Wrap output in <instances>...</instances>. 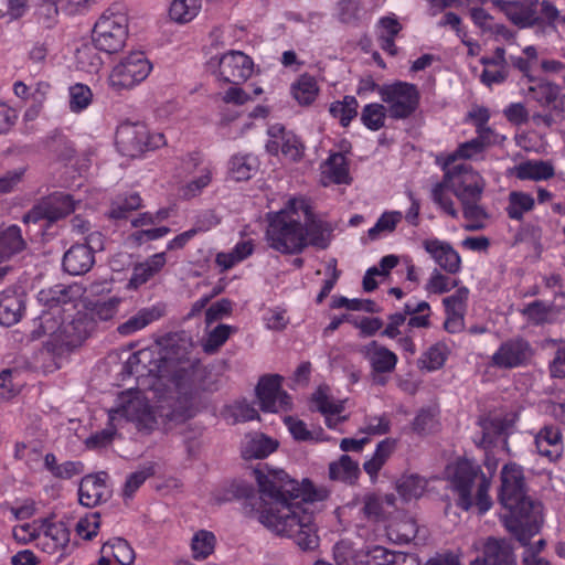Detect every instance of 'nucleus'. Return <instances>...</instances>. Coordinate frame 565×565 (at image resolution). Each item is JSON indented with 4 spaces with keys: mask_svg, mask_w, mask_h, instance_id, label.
<instances>
[{
    "mask_svg": "<svg viewBox=\"0 0 565 565\" xmlns=\"http://www.w3.org/2000/svg\"><path fill=\"white\" fill-rule=\"evenodd\" d=\"M312 407L323 414H342L345 409L344 401H334L330 396V388L327 384H321L310 397Z\"/></svg>",
    "mask_w": 565,
    "mask_h": 565,
    "instance_id": "35",
    "label": "nucleus"
},
{
    "mask_svg": "<svg viewBox=\"0 0 565 565\" xmlns=\"http://www.w3.org/2000/svg\"><path fill=\"white\" fill-rule=\"evenodd\" d=\"M359 103L354 96H344L342 100L333 102L329 111L343 127H348L358 115Z\"/></svg>",
    "mask_w": 565,
    "mask_h": 565,
    "instance_id": "47",
    "label": "nucleus"
},
{
    "mask_svg": "<svg viewBox=\"0 0 565 565\" xmlns=\"http://www.w3.org/2000/svg\"><path fill=\"white\" fill-rule=\"evenodd\" d=\"M141 206V198L138 193H131L124 198H117L110 206L109 217L114 220L126 218L127 214Z\"/></svg>",
    "mask_w": 565,
    "mask_h": 565,
    "instance_id": "56",
    "label": "nucleus"
},
{
    "mask_svg": "<svg viewBox=\"0 0 565 565\" xmlns=\"http://www.w3.org/2000/svg\"><path fill=\"white\" fill-rule=\"evenodd\" d=\"M319 87L313 76L302 74L292 85L291 94L300 105H310L317 98Z\"/></svg>",
    "mask_w": 565,
    "mask_h": 565,
    "instance_id": "42",
    "label": "nucleus"
},
{
    "mask_svg": "<svg viewBox=\"0 0 565 565\" xmlns=\"http://www.w3.org/2000/svg\"><path fill=\"white\" fill-rule=\"evenodd\" d=\"M391 430V419L387 414L369 415L364 418V426L360 428V433L370 436H382Z\"/></svg>",
    "mask_w": 565,
    "mask_h": 565,
    "instance_id": "60",
    "label": "nucleus"
},
{
    "mask_svg": "<svg viewBox=\"0 0 565 565\" xmlns=\"http://www.w3.org/2000/svg\"><path fill=\"white\" fill-rule=\"evenodd\" d=\"M386 115L388 114L383 104H367L361 111V121L367 129L377 131L384 127Z\"/></svg>",
    "mask_w": 565,
    "mask_h": 565,
    "instance_id": "53",
    "label": "nucleus"
},
{
    "mask_svg": "<svg viewBox=\"0 0 565 565\" xmlns=\"http://www.w3.org/2000/svg\"><path fill=\"white\" fill-rule=\"evenodd\" d=\"M535 205L534 198L525 192L512 191L509 194L507 213L510 218L520 221L523 215L533 210Z\"/></svg>",
    "mask_w": 565,
    "mask_h": 565,
    "instance_id": "48",
    "label": "nucleus"
},
{
    "mask_svg": "<svg viewBox=\"0 0 565 565\" xmlns=\"http://www.w3.org/2000/svg\"><path fill=\"white\" fill-rule=\"evenodd\" d=\"M30 530L29 524L21 525L14 530V537L25 541L28 534L30 541H35L38 548L50 555L64 551L70 543L71 532L63 522L44 520L36 533Z\"/></svg>",
    "mask_w": 565,
    "mask_h": 565,
    "instance_id": "13",
    "label": "nucleus"
},
{
    "mask_svg": "<svg viewBox=\"0 0 565 565\" xmlns=\"http://www.w3.org/2000/svg\"><path fill=\"white\" fill-rule=\"evenodd\" d=\"M535 447L537 452L551 462L558 460L564 450L559 428L555 426L543 427L535 437Z\"/></svg>",
    "mask_w": 565,
    "mask_h": 565,
    "instance_id": "25",
    "label": "nucleus"
},
{
    "mask_svg": "<svg viewBox=\"0 0 565 565\" xmlns=\"http://www.w3.org/2000/svg\"><path fill=\"white\" fill-rule=\"evenodd\" d=\"M484 149L479 143V141L473 138L469 141L462 142L458 146V148L445 159L444 166H457L456 161L458 159H471L478 153L482 152Z\"/></svg>",
    "mask_w": 565,
    "mask_h": 565,
    "instance_id": "63",
    "label": "nucleus"
},
{
    "mask_svg": "<svg viewBox=\"0 0 565 565\" xmlns=\"http://www.w3.org/2000/svg\"><path fill=\"white\" fill-rule=\"evenodd\" d=\"M443 181L435 184L431 190L433 201L452 218H458L459 213L448 191L460 201V203L480 201L486 182L470 164L458 163L457 166H443Z\"/></svg>",
    "mask_w": 565,
    "mask_h": 565,
    "instance_id": "8",
    "label": "nucleus"
},
{
    "mask_svg": "<svg viewBox=\"0 0 565 565\" xmlns=\"http://www.w3.org/2000/svg\"><path fill=\"white\" fill-rule=\"evenodd\" d=\"M534 355L531 343L515 337L503 341L490 358V366L499 370H513L527 366Z\"/></svg>",
    "mask_w": 565,
    "mask_h": 565,
    "instance_id": "15",
    "label": "nucleus"
},
{
    "mask_svg": "<svg viewBox=\"0 0 565 565\" xmlns=\"http://www.w3.org/2000/svg\"><path fill=\"white\" fill-rule=\"evenodd\" d=\"M103 554H109L119 565H130L135 559V552L129 543L120 537L106 543L102 548Z\"/></svg>",
    "mask_w": 565,
    "mask_h": 565,
    "instance_id": "50",
    "label": "nucleus"
},
{
    "mask_svg": "<svg viewBox=\"0 0 565 565\" xmlns=\"http://www.w3.org/2000/svg\"><path fill=\"white\" fill-rule=\"evenodd\" d=\"M427 487V481L417 476L408 475L403 476L397 482V492L405 501L418 499L424 493Z\"/></svg>",
    "mask_w": 565,
    "mask_h": 565,
    "instance_id": "49",
    "label": "nucleus"
},
{
    "mask_svg": "<svg viewBox=\"0 0 565 565\" xmlns=\"http://www.w3.org/2000/svg\"><path fill=\"white\" fill-rule=\"evenodd\" d=\"M68 106L72 113H81L85 110L93 100L92 89L84 84L77 83L68 89Z\"/></svg>",
    "mask_w": 565,
    "mask_h": 565,
    "instance_id": "55",
    "label": "nucleus"
},
{
    "mask_svg": "<svg viewBox=\"0 0 565 565\" xmlns=\"http://www.w3.org/2000/svg\"><path fill=\"white\" fill-rule=\"evenodd\" d=\"M424 247L446 271L455 274L459 270L460 256L449 244L438 239H427L424 242Z\"/></svg>",
    "mask_w": 565,
    "mask_h": 565,
    "instance_id": "26",
    "label": "nucleus"
},
{
    "mask_svg": "<svg viewBox=\"0 0 565 565\" xmlns=\"http://www.w3.org/2000/svg\"><path fill=\"white\" fill-rule=\"evenodd\" d=\"M125 367L138 381L143 377L170 380L181 396L175 398L166 395L157 405H184L189 409L188 418L192 416L191 399L199 388L196 381L202 375L201 363L192 356V344L182 340L178 333L164 334L151 345L132 353Z\"/></svg>",
    "mask_w": 565,
    "mask_h": 565,
    "instance_id": "2",
    "label": "nucleus"
},
{
    "mask_svg": "<svg viewBox=\"0 0 565 565\" xmlns=\"http://www.w3.org/2000/svg\"><path fill=\"white\" fill-rule=\"evenodd\" d=\"M232 327L227 324H218L215 327L204 340L202 347L207 354L215 353L230 338Z\"/></svg>",
    "mask_w": 565,
    "mask_h": 565,
    "instance_id": "61",
    "label": "nucleus"
},
{
    "mask_svg": "<svg viewBox=\"0 0 565 565\" xmlns=\"http://www.w3.org/2000/svg\"><path fill=\"white\" fill-rule=\"evenodd\" d=\"M381 100L393 119L411 117L419 105V92L416 85L407 82H395L377 87Z\"/></svg>",
    "mask_w": 565,
    "mask_h": 565,
    "instance_id": "12",
    "label": "nucleus"
},
{
    "mask_svg": "<svg viewBox=\"0 0 565 565\" xmlns=\"http://www.w3.org/2000/svg\"><path fill=\"white\" fill-rule=\"evenodd\" d=\"M183 169L193 178L181 188L184 199H192L202 193L213 180L215 168L210 162H204L203 157L198 153H190L183 159Z\"/></svg>",
    "mask_w": 565,
    "mask_h": 565,
    "instance_id": "19",
    "label": "nucleus"
},
{
    "mask_svg": "<svg viewBox=\"0 0 565 565\" xmlns=\"http://www.w3.org/2000/svg\"><path fill=\"white\" fill-rule=\"evenodd\" d=\"M450 354L449 347L445 342L430 345L419 360L423 369L429 372L440 370Z\"/></svg>",
    "mask_w": 565,
    "mask_h": 565,
    "instance_id": "45",
    "label": "nucleus"
},
{
    "mask_svg": "<svg viewBox=\"0 0 565 565\" xmlns=\"http://www.w3.org/2000/svg\"><path fill=\"white\" fill-rule=\"evenodd\" d=\"M121 298L110 297L106 300L87 301L84 303V309L93 317L95 322L111 320L118 312Z\"/></svg>",
    "mask_w": 565,
    "mask_h": 565,
    "instance_id": "40",
    "label": "nucleus"
},
{
    "mask_svg": "<svg viewBox=\"0 0 565 565\" xmlns=\"http://www.w3.org/2000/svg\"><path fill=\"white\" fill-rule=\"evenodd\" d=\"M164 264V253L152 255L146 262L137 264L134 267V273L129 282H147L163 268Z\"/></svg>",
    "mask_w": 565,
    "mask_h": 565,
    "instance_id": "43",
    "label": "nucleus"
},
{
    "mask_svg": "<svg viewBox=\"0 0 565 565\" xmlns=\"http://www.w3.org/2000/svg\"><path fill=\"white\" fill-rule=\"evenodd\" d=\"M552 309L551 303H546L541 300H534L527 303L522 309V315L534 326H543L552 322Z\"/></svg>",
    "mask_w": 565,
    "mask_h": 565,
    "instance_id": "54",
    "label": "nucleus"
},
{
    "mask_svg": "<svg viewBox=\"0 0 565 565\" xmlns=\"http://www.w3.org/2000/svg\"><path fill=\"white\" fill-rule=\"evenodd\" d=\"M395 510L394 494H370L364 499L363 513L373 522L385 521Z\"/></svg>",
    "mask_w": 565,
    "mask_h": 565,
    "instance_id": "30",
    "label": "nucleus"
},
{
    "mask_svg": "<svg viewBox=\"0 0 565 565\" xmlns=\"http://www.w3.org/2000/svg\"><path fill=\"white\" fill-rule=\"evenodd\" d=\"M252 58L241 51H230L222 56L211 57L207 68L217 73L218 78L227 83L238 84L245 82L253 74Z\"/></svg>",
    "mask_w": 565,
    "mask_h": 565,
    "instance_id": "14",
    "label": "nucleus"
},
{
    "mask_svg": "<svg viewBox=\"0 0 565 565\" xmlns=\"http://www.w3.org/2000/svg\"><path fill=\"white\" fill-rule=\"evenodd\" d=\"M360 473L359 463L349 455H342L338 461L329 466V477L332 480L354 482Z\"/></svg>",
    "mask_w": 565,
    "mask_h": 565,
    "instance_id": "39",
    "label": "nucleus"
},
{
    "mask_svg": "<svg viewBox=\"0 0 565 565\" xmlns=\"http://www.w3.org/2000/svg\"><path fill=\"white\" fill-rule=\"evenodd\" d=\"M395 448V440L386 438L381 440L373 456L363 463L364 471L372 478H376Z\"/></svg>",
    "mask_w": 565,
    "mask_h": 565,
    "instance_id": "38",
    "label": "nucleus"
},
{
    "mask_svg": "<svg viewBox=\"0 0 565 565\" xmlns=\"http://www.w3.org/2000/svg\"><path fill=\"white\" fill-rule=\"evenodd\" d=\"M349 181L347 158L340 152L331 154L321 166V182L323 185H329L349 183Z\"/></svg>",
    "mask_w": 565,
    "mask_h": 565,
    "instance_id": "29",
    "label": "nucleus"
},
{
    "mask_svg": "<svg viewBox=\"0 0 565 565\" xmlns=\"http://www.w3.org/2000/svg\"><path fill=\"white\" fill-rule=\"evenodd\" d=\"M554 173V167L547 161L529 160L514 167V175L520 180H547Z\"/></svg>",
    "mask_w": 565,
    "mask_h": 565,
    "instance_id": "33",
    "label": "nucleus"
},
{
    "mask_svg": "<svg viewBox=\"0 0 565 565\" xmlns=\"http://www.w3.org/2000/svg\"><path fill=\"white\" fill-rule=\"evenodd\" d=\"M107 494L105 481L96 475H87L82 478L78 487L79 503L87 508L99 504Z\"/></svg>",
    "mask_w": 565,
    "mask_h": 565,
    "instance_id": "27",
    "label": "nucleus"
},
{
    "mask_svg": "<svg viewBox=\"0 0 565 565\" xmlns=\"http://www.w3.org/2000/svg\"><path fill=\"white\" fill-rule=\"evenodd\" d=\"M380 555L376 558H382L383 562L377 565H420L418 556L414 553L394 552L386 548H377Z\"/></svg>",
    "mask_w": 565,
    "mask_h": 565,
    "instance_id": "59",
    "label": "nucleus"
},
{
    "mask_svg": "<svg viewBox=\"0 0 565 565\" xmlns=\"http://www.w3.org/2000/svg\"><path fill=\"white\" fill-rule=\"evenodd\" d=\"M258 169V160L253 154H235L230 160L228 173L236 181L250 179Z\"/></svg>",
    "mask_w": 565,
    "mask_h": 565,
    "instance_id": "37",
    "label": "nucleus"
},
{
    "mask_svg": "<svg viewBox=\"0 0 565 565\" xmlns=\"http://www.w3.org/2000/svg\"><path fill=\"white\" fill-rule=\"evenodd\" d=\"M19 372L12 369H4L0 372V397L11 399L17 396L22 385L17 381Z\"/></svg>",
    "mask_w": 565,
    "mask_h": 565,
    "instance_id": "62",
    "label": "nucleus"
},
{
    "mask_svg": "<svg viewBox=\"0 0 565 565\" xmlns=\"http://www.w3.org/2000/svg\"><path fill=\"white\" fill-rule=\"evenodd\" d=\"M524 56H510V62L514 68L523 74L526 82L532 78L531 71L533 65L539 58V53L535 46L527 45L523 49Z\"/></svg>",
    "mask_w": 565,
    "mask_h": 565,
    "instance_id": "57",
    "label": "nucleus"
},
{
    "mask_svg": "<svg viewBox=\"0 0 565 565\" xmlns=\"http://www.w3.org/2000/svg\"><path fill=\"white\" fill-rule=\"evenodd\" d=\"M479 202L480 201H471L461 203L462 214L466 220L463 227L467 231H479L487 226L489 215Z\"/></svg>",
    "mask_w": 565,
    "mask_h": 565,
    "instance_id": "46",
    "label": "nucleus"
},
{
    "mask_svg": "<svg viewBox=\"0 0 565 565\" xmlns=\"http://www.w3.org/2000/svg\"><path fill=\"white\" fill-rule=\"evenodd\" d=\"M25 310V295L17 286H9L0 294V324L13 326L18 323Z\"/></svg>",
    "mask_w": 565,
    "mask_h": 565,
    "instance_id": "20",
    "label": "nucleus"
},
{
    "mask_svg": "<svg viewBox=\"0 0 565 565\" xmlns=\"http://www.w3.org/2000/svg\"><path fill=\"white\" fill-rule=\"evenodd\" d=\"M107 414V426L86 439L85 445L88 449L96 450L109 446L122 422L132 423L138 431L150 434L160 425L184 422L188 419L189 409L184 405L151 406L141 390L129 388L118 394L115 406L108 409Z\"/></svg>",
    "mask_w": 565,
    "mask_h": 565,
    "instance_id": "5",
    "label": "nucleus"
},
{
    "mask_svg": "<svg viewBox=\"0 0 565 565\" xmlns=\"http://www.w3.org/2000/svg\"><path fill=\"white\" fill-rule=\"evenodd\" d=\"M26 248V242L22 237L18 225H10L0 231V263L11 258Z\"/></svg>",
    "mask_w": 565,
    "mask_h": 565,
    "instance_id": "31",
    "label": "nucleus"
},
{
    "mask_svg": "<svg viewBox=\"0 0 565 565\" xmlns=\"http://www.w3.org/2000/svg\"><path fill=\"white\" fill-rule=\"evenodd\" d=\"M402 30L403 25L394 13L382 17L376 23V38L380 47L390 55H396L397 46L395 45V38Z\"/></svg>",
    "mask_w": 565,
    "mask_h": 565,
    "instance_id": "28",
    "label": "nucleus"
},
{
    "mask_svg": "<svg viewBox=\"0 0 565 565\" xmlns=\"http://www.w3.org/2000/svg\"><path fill=\"white\" fill-rule=\"evenodd\" d=\"M85 292L83 285H50L38 292L39 302L46 309L33 320L30 340L44 335L61 349H74L87 340L96 328L86 310H77V301Z\"/></svg>",
    "mask_w": 565,
    "mask_h": 565,
    "instance_id": "3",
    "label": "nucleus"
},
{
    "mask_svg": "<svg viewBox=\"0 0 565 565\" xmlns=\"http://www.w3.org/2000/svg\"><path fill=\"white\" fill-rule=\"evenodd\" d=\"M471 565H515L513 547L504 539L489 537L483 546V556Z\"/></svg>",
    "mask_w": 565,
    "mask_h": 565,
    "instance_id": "21",
    "label": "nucleus"
},
{
    "mask_svg": "<svg viewBox=\"0 0 565 565\" xmlns=\"http://www.w3.org/2000/svg\"><path fill=\"white\" fill-rule=\"evenodd\" d=\"M202 8V0H171L169 17L172 21L185 24L192 21Z\"/></svg>",
    "mask_w": 565,
    "mask_h": 565,
    "instance_id": "41",
    "label": "nucleus"
},
{
    "mask_svg": "<svg viewBox=\"0 0 565 565\" xmlns=\"http://www.w3.org/2000/svg\"><path fill=\"white\" fill-rule=\"evenodd\" d=\"M401 220V212L394 211L383 213L375 225L369 230V237L374 241L377 239L383 233H392Z\"/></svg>",
    "mask_w": 565,
    "mask_h": 565,
    "instance_id": "58",
    "label": "nucleus"
},
{
    "mask_svg": "<svg viewBox=\"0 0 565 565\" xmlns=\"http://www.w3.org/2000/svg\"><path fill=\"white\" fill-rule=\"evenodd\" d=\"M254 475L260 497L256 499L249 486L241 488V495L246 499L245 513H256L266 529L291 539L302 551L315 550L319 545L315 516L302 503L323 501L328 498V490L316 488L308 479L300 484L284 470L267 469L265 472L257 468Z\"/></svg>",
    "mask_w": 565,
    "mask_h": 565,
    "instance_id": "1",
    "label": "nucleus"
},
{
    "mask_svg": "<svg viewBox=\"0 0 565 565\" xmlns=\"http://www.w3.org/2000/svg\"><path fill=\"white\" fill-rule=\"evenodd\" d=\"M223 416L228 423L236 424L258 418V412L252 404L243 399L228 405L225 408Z\"/></svg>",
    "mask_w": 565,
    "mask_h": 565,
    "instance_id": "51",
    "label": "nucleus"
},
{
    "mask_svg": "<svg viewBox=\"0 0 565 565\" xmlns=\"http://www.w3.org/2000/svg\"><path fill=\"white\" fill-rule=\"evenodd\" d=\"M158 141H150L148 129L145 125L124 122L116 130V146L126 157H138L149 147H158L163 139L158 135Z\"/></svg>",
    "mask_w": 565,
    "mask_h": 565,
    "instance_id": "16",
    "label": "nucleus"
},
{
    "mask_svg": "<svg viewBox=\"0 0 565 565\" xmlns=\"http://www.w3.org/2000/svg\"><path fill=\"white\" fill-rule=\"evenodd\" d=\"M75 210V202L70 194L56 192L43 199L24 216V223H36L40 220L57 221Z\"/></svg>",
    "mask_w": 565,
    "mask_h": 565,
    "instance_id": "18",
    "label": "nucleus"
},
{
    "mask_svg": "<svg viewBox=\"0 0 565 565\" xmlns=\"http://www.w3.org/2000/svg\"><path fill=\"white\" fill-rule=\"evenodd\" d=\"M527 83L526 97L542 106L551 105L559 95V86L554 83L534 77L530 78Z\"/></svg>",
    "mask_w": 565,
    "mask_h": 565,
    "instance_id": "32",
    "label": "nucleus"
},
{
    "mask_svg": "<svg viewBox=\"0 0 565 565\" xmlns=\"http://www.w3.org/2000/svg\"><path fill=\"white\" fill-rule=\"evenodd\" d=\"M154 475L153 465H149L141 470L130 473L125 482L124 497L132 498L136 491Z\"/></svg>",
    "mask_w": 565,
    "mask_h": 565,
    "instance_id": "64",
    "label": "nucleus"
},
{
    "mask_svg": "<svg viewBox=\"0 0 565 565\" xmlns=\"http://www.w3.org/2000/svg\"><path fill=\"white\" fill-rule=\"evenodd\" d=\"M268 134L273 138H280L281 152L285 157L294 161L301 158L303 153V145L296 135L290 131H286V129L279 125L271 126Z\"/></svg>",
    "mask_w": 565,
    "mask_h": 565,
    "instance_id": "36",
    "label": "nucleus"
},
{
    "mask_svg": "<svg viewBox=\"0 0 565 565\" xmlns=\"http://www.w3.org/2000/svg\"><path fill=\"white\" fill-rule=\"evenodd\" d=\"M332 231L331 224L315 216L305 199L294 198L284 209L267 214L265 239L276 252L294 255L307 246L327 248Z\"/></svg>",
    "mask_w": 565,
    "mask_h": 565,
    "instance_id": "4",
    "label": "nucleus"
},
{
    "mask_svg": "<svg viewBox=\"0 0 565 565\" xmlns=\"http://www.w3.org/2000/svg\"><path fill=\"white\" fill-rule=\"evenodd\" d=\"M446 480L455 498V504L468 512L473 507L483 515L492 508L489 494L491 479L483 472L480 465L466 457L449 462L445 469Z\"/></svg>",
    "mask_w": 565,
    "mask_h": 565,
    "instance_id": "7",
    "label": "nucleus"
},
{
    "mask_svg": "<svg viewBox=\"0 0 565 565\" xmlns=\"http://www.w3.org/2000/svg\"><path fill=\"white\" fill-rule=\"evenodd\" d=\"M128 35V17L121 3H115L104 11L93 30L95 49L114 54L125 46Z\"/></svg>",
    "mask_w": 565,
    "mask_h": 565,
    "instance_id": "10",
    "label": "nucleus"
},
{
    "mask_svg": "<svg viewBox=\"0 0 565 565\" xmlns=\"http://www.w3.org/2000/svg\"><path fill=\"white\" fill-rule=\"evenodd\" d=\"M277 447V440L264 434H257L245 443L242 455L245 459H263L273 454Z\"/></svg>",
    "mask_w": 565,
    "mask_h": 565,
    "instance_id": "34",
    "label": "nucleus"
},
{
    "mask_svg": "<svg viewBox=\"0 0 565 565\" xmlns=\"http://www.w3.org/2000/svg\"><path fill=\"white\" fill-rule=\"evenodd\" d=\"M167 313V306L163 302H157L151 307L141 308L138 312L117 327V332L122 337H129L150 323L158 321Z\"/></svg>",
    "mask_w": 565,
    "mask_h": 565,
    "instance_id": "22",
    "label": "nucleus"
},
{
    "mask_svg": "<svg viewBox=\"0 0 565 565\" xmlns=\"http://www.w3.org/2000/svg\"><path fill=\"white\" fill-rule=\"evenodd\" d=\"M497 6L518 28H537V32L557 31L559 10L550 0H498Z\"/></svg>",
    "mask_w": 565,
    "mask_h": 565,
    "instance_id": "9",
    "label": "nucleus"
},
{
    "mask_svg": "<svg viewBox=\"0 0 565 565\" xmlns=\"http://www.w3.org/2000/svg\"><path fill=\"white\" fill-rule=\"evenodd\" d=\"M151 71L152 64L143 52H131L114 65L108 85L116 93L130 90L142 83Z\"/></svg>",
    "mask_w": 565,
    "mask_h": 565,
    "instance_id": "11",
    "label": "nucleus"
},
{
    "mask_svg": "<svg viewBox=\"0 0 565 565\" xmlns=\"http://www.w3.org/2000/svg\"><path fill=\"white\" fill-rule=\"evenodd\" d=\"M282 377L277 374L264 375L256 386V396L264 412L277 413L291 407L290 396L281 391Z\"/></svg>",
    "mask_w": 565,
    "mask_h": 565,
    "instance_id": "17",
    "label": "nucleus"
},
{
    "mask_svg": "<svg viewBox=\"0 0 565 565\" xmlns=\"http://www.w3.org/2000/svg\"><path fill=\"white\" fill-rule=\"evenodd\" d=\"M94 263L93 249L87 244L73 245L63 257V268L72 276L87 273Z\"/></svg>",
    "mask_w": 565,
    "mask_h": 565,
    "instance_id": "24",
    "label": "nucleus"
},
{
    "mask_svg": "<svg viewBox=\"0 0 565 565\" xmlns=\"http://www.w3.org/2000/svg\"><path fill=\"white\" fill-rule=\"evenodd\" d=\"M500 479L499 501L509 511L504 519L505 527L523 546H527L540 532V523L533 515V502L525 493L523 469L514 462L505 463Z\"/></svg>",
    "mask_w": 565,
    "mask_h": 565,
    "instance_id": "6",
    "label": "nucleus"
},
{
    "mask_svg": "<svg viewBox=\"0 0 565 565\" xmlns=\"http://www.w3.org/2000/svg\"><path fill=\"white\" fill-rule=\"evenodd\" d=\"M254 245L250 239L238 242L234 248L227 253H218L216 255V264L222 269H230L236 263H239L252 255Z\"/></svg>",
    "mask_w": 565,
    "mask_h": 565,
    "instance_id": "44",
    "label": "nucleus"
},
{
    "mask_svg": "<svg viewBox=\"0 0 565 565\" xmlns=\"http://www.w3.org/2000/svg\"><path fill=\"white\" fill-rule=\"evenodd\" d=\"M364 358L369 361L372 374H386L395 370L398 362L397 355L387 348L371 341L361 350Z\"/></svg>",
    "mask_w": 565,
    "mask_h": 565,
    "instance_id": "23",
    "label": "nucleus"
},
{
    "mask_svg": "<svg viewBox=\"0 0 565 565\" xmlns=\"http://www.w3.org/2000/svg\"><path fill=\"white\" fill-rule=\"evenodd\" d=\"M215 535L206 530L196 532L191 541L192 556L196 561L205 559L209 557L215 547Z\"/></svg>",
    "mask_w": 565,
    "mask_h": 565,
    "instance_id": "52",
    "label": "nucleus"
}]
</instances>
